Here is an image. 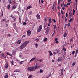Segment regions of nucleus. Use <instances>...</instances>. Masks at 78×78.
Returning <instances> with one entry per match:
<instances>
[{"label": "nucleus", "mask_w": 78, "mask_h": 78, "mask_svg": "<svg viewBox=\"0 0 78 78\" xmlns=\"http://www.w3.org/2000/svg\"><path fill=\"white\" fill-rule=\"evenodd\" d=\"M32 76H33V75H29V77L30 78H31L32 77Z\"/></svg>", "instance_id": "7c9ffc66"}, {"label": "nucleus", "mask_w": 78, "mask_h": 78, "mask_svg": "<svg viewBox=\"0 0 78 78\" xmlns=\"http://www.w3.org/2000/svg\"><path fill=\"white\" fill-rule=\"evenodd\" d=\"M56 6V3H55V2L53 4V5L52 6V9L53 11H55V6Z\"/></svg>", "instance_id": "39448f33"}, {"label": "nucleus", "mask_w": 78, "mask_h": 78, "mask_svg": "<svg viewBox=\"0 0 78 78\" xmlns=\"http://www.w3.org/2000/svg\"><path fill=\"white\" fill-rule=\"evenodd\" d=\"M19 71L18 70H15L14 71V72H19Z\"/></svg>", "instance_id": "5701e85b"}, {"label": "nucleus", "mask_w": 78, "mask_h": 78, "mask_svg": "<svg viewBox=\"0 0 78 78\" xmlns=\"http://www.w3.org/2000/svg\"><path fill=\"white\" fill-rule=\"evenodd\" d=\"M6 54L7 55L10 56H12V54H9V52L7 53Z\"/></svg>", "instance_id": "dca6fc26"}, {"label": "nucleus", "mask_w": 78, "mask_h": 78, "mask_svg": "<svg viewBox=\"0 0 78 78\" xmlns=\"http://www.w3.org/2000/svg\"><path fill=\"white\" fill-rule=\"evenodd\" d=\"M44 2V0H41V3H43Z\"/></svg>", "instance_id": "4d7b16f0"}, {"label": "nucleus", "mask_w": 78, "mask_h": 78, "mask_svg": "<svg viewBox=\"0 0 78 78\" xmlns=\"http://www.w3.org/2000/svg\"><path fill=\"white\" fill-rule=\"evenodd\" d=\"M39 39L38 38H37L36 39H35V41H36V42H38V41H39Z\"/></svg>", "instance_id": "b1692460"}, {"label": "nucleus", "mask_w": 78, "mask_h": 78, "mask_svg": "<svg viewBox=\"0 0 78 78\" xmlns=\"http://www.w3.org/2000/svg\"><path fill=\"white\" fill-rule=\"evenodd\" d=\"M44 21H45V22H47V20L46 19H45L44 20Z\"/></svg>", "instance_id": "052dcab7"}, {"label": "nucleus", "mask_w": 78, "mask_h": 78, "mask_svg": "<svg viewBox=\"0 0 78 78\" xmlns=\"http://www.w3.org/2000/svg\"><path fill=\"white\" fill-rule=\"evenodd\" d=\"M11 63L12 64V66L14 65V62H13V61L11 62Z\"/></svg>", "instance_id": "4c0bfd02"}, {"label": "nucleus", "mask_w": 78, "mask_h": 78, "mask_svg": "<svg viewBox=\"0 0 78 78\" xmlns=\"http://www.w3.org/2000/svg\"><path fill=\"white\" fill-rule=\"evenodd\" d=\"M28 44H29V41H25L20 46V49H23V48H24L25 47L28 45Z\"/></svg>", "instance_id": "f03ea898"}, {"label": "nucleus", "mask_w": 78, "mask_h": 78, "mask_svg": "<svg viewBox=\"0 0 78 78\" xmlns=\"http://www.w3.org/2000/svg\"><path fill=\"white\" fill-rule=\"evenodd\" d=\"M58 61H62V59L61 58H58Z\"/></svg>", "instance_id": "a878e982"}, {"label": "nucleus", "mask_w": 78, "mask_h": 78, "mask_svg": "<svg viewBox=\"0 0 78 78\" xmlns=\"http://www.w3.org/2000/svg\"><path fill=\"white\" fill-rule=\"evenodd\" d=\"M55 41H58V38H56L55 39Z\"/></svg>", "instance_id": "6e6d98bb"}, {"label": "nucleus", "mask_w": 78, "mask_h": 78, "mask_svg": "<svg viewBox=\"0 0 78 78\" xmlns=\"http://www.w3.org/2000/svg\"><path fill=\"white\" fill-rule=\"evenodd\" d=\"M72 12V11H70V12L69 13V15L70 16L72 15V13H71Z\"/></svg>", "instance_id": "8fccbe9b"}, {"label": "nucleus", "mask_w": 78, "mask_h": 78, "mask_svg": "<svg viewBox=\"0 0 78 78\" xmlns=\"http://www.w3.org/2000/svg\"><path fill=\"white\" fill-rule=\"evenodd\" d=\"M7 37H11V34H8L7 35Z\"/></svg>", "instance_id": "2f4dec72"}, {"label": "nucleus", "mask_w": 78, "mask_h": 78, "mask_svg": "<svg viewBox=\"0 0 78 78\" xmlns=\"http://www.w3.org/2000/svg\"><path fill=\"white\" fill-rule=\"evenodd\" d=\"M43 72V70L42 69H40V73H42Z\"/></svg>", "instance_id": "c85d7f7f"}, {"label": "nucleus", "mask_w": 78, "mask_h": 78, "mask_svg": "<svg viewBox=\"0 0 78 78\" xmlns=\"http://www.w3.org/2000/svg\"><path fill=\"white\" fill-rule=\"evenodd\" d=\"M72 15H70L69 16V18H71V17H72Z\"/></svg>", "instance_id": "774afa93"}, {"label": "nucleus", "mask_w": 78, "mask_h": 78, "mask_svg": "<svg viewBox=\"0 0 78 78\" xmlns=\"http://www.w3.org/2000/svg\"><path fill=\"white\" fill-rule=\"evenodd\" d=\"M66 26H67V25H66V24H65L64 28H66Z\"/></svg>", "instance_id": "69168bd1"}, {"label": "nucleus", "mask_w": 78, "mask_h": 78, "mask_svg": "<svg viewBox=\"0 0 78 78\" xmlns=\"http://www.w3.org/2000/svg\"><path fill=\"white\" fill-rule=\"evenodd\" d=\"M25 36H26V35H24L23 36H22V38H23V37H25Z\"/></svg>", "instance_id": "ea45409f"}, {"label": "nucleus", "mask_w": 78, "mask_h": 78, "mask_svg": "<svg viewBox=\"0 0 78 78\" xmlns=\"http://www.w3.org/2000/svg\"><path fill=\"white\" fill-rule=\"evenodd\" d=\"M49 23H52L51 18L49 19Z\"/></svg>", "instance_id": "ddd939ff"}, {"label": "nucleus", "mask_w": 78, "mask_h": 78, "mask_svg": "<svg viewBox=\"0 0 78 78\" xmlns=\"http://www.w3.org/2000/svg\"><path fill=\"white\" fill-rule=\"evenodd\" d=\"M47 38H46L44 39V41H47Z\"/></svg>", "instance_id": "e433bc0d"}, {"label": "nucleus", "mask_w": 78, "mask_h": 78, "mask_svg": "<svg viewBox=\"0 0 78 78\" xmlns=\"http://www.w3.org/2000/svg\"><path fill=\"white\" fill-rule=\"evenodd\" d=\"M49 53H50V56H53V53H51V51H49Z\"/></svg>", "instance_id": "2eb2a0df"}, {"label": "nucleus", "mask_w": 78, "mask_h": 78, "mask_svg": "<svg viewBox=\"0 0 78 78\" xmlns=\"http://www.w3.org/2000/svg\"><path fill=\"white\" fill-rule=\"evenodd\" d=\"M23 62V61H21V62H20V64H22Z\"/></svg>", "instance_id": "58836bf2"}, {"label": "nucleus", "mask_w": 78, "mask_h": 78, "mask_svg": "<svg viewBox=\"0 0 78 78\" xmlns=\"http://www.w3.org/2000/svg\"><path fill=\"white\" fill-rule=\"evenodd\" d=\"M68 2H70L71 0H68Z\"/></svg>", "instance_id": "0e129e2a"}, {"label": "nucleus", "mask_w": 78, "mask_h": 78, "mask_svg": "<svg viewBox=\"0 0 78 78\" xmlns=\"http://www.w3.org/2000/svg\"><path fill=\"white\" fill-rule=\"evenodd\" d=\"M7 8H8V9H9V8H10V5H8L7 6Z\"/></svg>", "instance_id": "de8ad7c7"}, {"label": "nucleus", "mask_w": 78, "mask_h": 78, "mask_svg": "<svg viewBox=\"0 0 78 78\" xmlns=\"http://www.w3.org/2000/svg\"><path fill=\"white\" fill-rule=\"evenodd\" d=\"M39 61L40 62H42L43 61L42 59H41V60H39Z\"/></svg>", "instance_id": "603ef678"}, {"label": "nucleus", "mask_w": 78, "mask_h": 78, "mask_svg": "<svg viewBox=\"0 0 78 78\" xmlns=\"http://www.w3.org/2000/svg\"><path fill=\"white\" fill-rule=\"evenodd\" d=\"M75 65V63L74 62L72 64V66H74Z\"/></svg>", "instance_id": "49530a36"}, {"label": "nucleus", "mask_w": 78, "mask_h": 78, "mask_svg": "<svg viewBox=\"0 0 78 78\" xmlns=\"http://www.w3.org/2000/svg\"><path fill=\"white\" fill-rule=\"evenodd\" d=\"M5 78H8V76L7 74H6L5 75H4V76Z\"/></svg>", "instance_id": "a211bd4d"}, {"label": "nucleus", "mask_w": 78, "mask_h": 78, "mask_svg": "<svg viewBox=\"0 0 78 78\" xmlns=\"http://www.w3.org/2000/svg\"><path fill=\"white\" fill-rule=\"evenodd\" d=\"M19 22H21V19H20V18H19Z\"/></svg>", "instance_id": "e2e57ef3"}, {"label": "nucleus", "mask_w": 78, "mask_h": 78, "mask_svg": "<svg viewBox=\"0 0 78 78\" xmlns=\"http://www.w3.org/2000/svg\"><path fill=\"white\" fill-rule=\"evenodd\" d=\"M42 29V25H41L39 26L38 29H37V33H39L41 31Z\"/></svg>", "instance_id": "7ed1b4c3"}, {"label": "nucleus", "mask_w": 78, "mask_h": 78, "mask_svg": "<svg viewBox=\"0 0 78 78\" xmlns=\"http://www.w3.org/2000/svg\"><path fill=\"white\" fill-rule=\"evenodd\" d=\"M36 45V48H37V47L38 46V44L37 43H36L35 44Z\"/></svg>", "instance_id": "c756f323"}, {"label": "nucleus", "mask_w": 78, "mask_h": 78, "mask_svg": "<svg viewBox=\"0 0 78 78\" xmlns=\"http://www.w3.org/2000/svg\"><path fill=\"white\" fill-rule=\"evenodd\" d=\"M78 50H77L76 51L75 55H77V54H78Z\"/></svg>", "instance_id": "6ab92c4d"}, {"label": "nucleus", "mask_w": 78, "mask_h": 78, "mask_svg": "<svg viewBox=\"0 0 78 78\" xmlns=\"http://www.w3.org/2000/svg\"><path fill=\"white\" fill-rule=\"evenodd\" d=\"M9 3H10V4H11V3H12V2H11V0H9Z\"/></svg>", "instance_id": "864d4df0"}, {"label": "nucleus", "mask_w": 78, "mask_h": 78, "mask_svg": "<svg viewBox=\"0 0 78 78\" xmlns=\"http://www.w3.org/2000/svg\"><path fill=\"white\" fill-rule=\"evenodd\" d=\"M61 14H64V11H63L62 10H61Z\"/></svg>", "instance_id": "bb28decb"}, {"label": "nucleus", "mask_w": 78, "mask_h": 78, "mask_svg": "<svg viewBox=\"0 0 78 78\" xmlns=\"http://www.w3.org/2000/svg\"><path fill=\"white\" fill-rule=\"evenodd\" d=\"M55 43L56 44H58V43H59V41H55Z\"/></svg>", "instance_id": "c03bdc74"}, {"label": "nucleus", "mask_w": 78, "mask_h": 78, "mask_svg": "<svg viewBox=\"0 0 78 78\" xmlns=\"http://www.w3.org/2000/svg\"><path fill=\"white\" fill-rule=\"evenodd\" d=\"M36 17L38 19H40V15L39 14H37Z\"/></svg>", "instance_id": "9d476101"}, {"label": "nucleus", "mask_w": 78, "mask_h": 78, "mask_svg": "<svg viewBox=\"0 0 78 78\" xmlns=\"http://www.w3.org/2000/svg\"><path fill=\"white\" fill-rule=\"evenodd\" d=\"M46 30H50V27H47L46 28Z\"/></svg>", "instance_id": "5fc2aeb1"}, {"label": "nucleus", "mask_w": 78, "mask_h": 78, "mask_svg": "<svg viewBox=\"0 0 78 78\" xmlns=\"http://www.w3.org/2000/svg\"><path fill=\"white\" fill-rule=\"evenodd\" d=\"M17 20V19L16 18H14V19H13V20L14 21H16V20Z\"/></svg>", "instance_id": "bf43d9fd"}, {"label": "nucleus", "mask_w": 78, "mask_h": 78, "mask_svg": "<svg viewBox=\"0 0 78 78\" xmlns=\"http://www.w3.org/2000/svg\"><path fill=\"white\" fill-rule=\"evenodd\" d=\"M63 50H64L65 51H66V48L63 47Z\"/></svg>", "instance_id": "393cba45"}, {"label": "nucleus", "mask_w": 78, "mask_h": 78, "mask_svg": "<svg viewBox=\"0 0 78 78\" xmlns=\"http://www.w3.org/2000/svg\"><path fill=\"white\" fill-rule=\"evenodd\" d=\"M65 22H67V18L66 17H65Z\"/></svg>", "instance_id": "79ce46f5"}, {"label": "nucleus", "mask_w": 78, "mask_h": 78, "mask_svg": "<svg viewBox=\"0 0 78 78\" xmlns=\"http://www.w3.org/2000/svg\"><path fill=\"white\" fill-rule=\"evenodd\" d=\"M67 36V33H65V34H64V35H63V36L64 37H66V36Z\"/></svg>", "instance_id": "f3484780"}, {"label": "nucleus", "mask_w": 78, "mask_h": 78, "mask_svg": "<svg viewBox=\"0 0 78 78\" xmlns=\"http://www.w3.org/2000/svg\"><path fill=\"white\" fill-rule=\"evenodd\" d=\"M36 59V57H34L30 60V62H32V61H34V60H35Z\"/></svg>", "instance_id": "6e6552de"}, {"label": "nucleus", "mask_w": 78, "mask_h": 78, "mask_svg": "<svg viewBox=\"0 0 78 78\" xmlns=\"http://www.w3.org/2000/svg\"><path fill=\"white\" fill-rule=\"evenodd\" d=\"M53 22H54V23L56 22V20H55V19H54L53 20Z\"/></svg>", "instance_id": "a19ab883"}, {"label": "nucleus", "mask_w": 78, "mask_h": 78, "mask_svg": "<svg viewBox=\"0 0 78 78\" xmlns=\"http://www.w3.org/2000/svg\"><path fill=\"white\" fill-rule=\"evenodd\" d=\"M54 31H55V30H56V25L54 26Z\"/></svg>", "instance_id": "aec40b11"}, {"label": "nucleus", "mask_w": 78, "mask_h": 78, "mask_svg": "<svg viewBox=\"0 0 78 78\" xmlns=\"http://www.w3.org/2000/svg\"><path fill=\"white\" fill-rule=\"evenodd\" d=\"M4 55H5V54L3 53L0 54V56H1L2 58H3V57H4Z\"/></svg>", "instance_id": "4468645a"}, {"label": "nucleus", "mask_w": 78, "mask_h": 78, "mask_svg": "<svg viewBox=\"0 0 78 78\" xmlns=\"http://www.w3.org/2000/svg\"><path fill=\"white\" fill-rule=\"evenodd\" d=\"M66 17H68V14H67V13H66Z\"/></svg>", "instance_id": "c9c22d12"}, {"label": "nucleus", "mask_w": 78, "mask_h": 78, "mask_svg": "<svg viewBox=\"0 0 78 78\" xmlns=\"http://www.w3.org/2000/svg\"><path fill=\"white\" fill-rule=\"evenodd\" d=\"M63 74H64V70L62 68L61 70V75H63Z\"/></svg>", "instance_id": "0eeeda50"}, {"label": "nucleus", "mask_w": 78, "mask_h": 78, "mask_svg": "<svg viewBox=\"0 0 78 78\" xmlns=\"http://www.w3.org/2000/svg\"><path fill=\"white\" fill-rule=\"evenodd\" d=\"M72 21H73V18H72L71 19L69 20V22H71Z\"/></svg>", "instance_id": "cd10ccee"}, {"label": "nucleus", "mask_w": 78, "mask_h": 78, "mask_svg": "<svg viewBox=\"0 0 78 78\" xmlns=\"http://www.w3.org/2000/svg\"><path fill=\"white\" fill-rule=\"evenodd\" d=\"M55 51H57V52H56V53H59V51H58V50L56 49Z\"/></svg>", "instance_id": "f704fd0d"}, {"label": "nucleus", "mask_w": 78, "mask_h": 78, "mask_svg": "<svg viewBox=\"0 0 78 78\" xmlns=\"http://www.w3.org/2000/svg\"><path fill=\"white\" fill-rule=\"evenodd\" d=\"M70 24L69 23L66 24V25H67L68 27H70Z\"/></svg>", "instance_id": "4be33fe9"}, {"label": "nucleus", "mask_w": 78, "mask_h": 78, "mask_svg": "<svg viewBox=\"0 0 78 78\" xmlns=\"http://www.w3.org/2000/svg\"><path fill=\"white\" fill-rule=\"evenodd\" d=\"M31 5H30L28 7H27L26 8V10H28L29 9H30V8H31Z\"/></svg>", "instance_id": "f8f14e48"}, {"label": "nucleus", "mask_w": 78, "mask_h": 78, "mask_svg": "<svg viewBox=\"0 0 78 78\" xmlns=\"http://www.w3.org/2000/svg\"><path fill=\"white\" fill-rule=\"evenodd\" d=\"M31 30H28L27 32V36H30L31 35Z\"/></svg>", "instance_id": "20e7f679"}, {"label": "nucleus", "mask_w": 78, "mask_h": 78, "mask_svg": "<svg viewBox=\"0 0 78 78\" xmlns=\"http://www.w3.org/2000/svg\"><path fill=\"white\" fill-rule=\"evenodd\" d=\"M5 20H6V19L4 18V19H3V21H5Z\"/></svg>", "instance_id": "338daca9"}, {"label": "nucleus", "mask_w": 78, "mask_h": 78, "mask_svg": "<svg viewBox=\"0 0 78 78\" xmlns=\"http://www.w3.org/2000/svg\"><path fill=\"white\" fill-rule=\"evenodd\" d=\"M22 42V40H19L17 41V44H20V43Z\"/></svg>", "instance_id": "1a4fd4ad"}, {"label": "nucleus", "mask_w": 78, "mask_h": 78, "mask_svg": "<svg viewBox=\"0 0 78 78\" xmlns=\"http://www.w3.org/2000/svg\"><path fill=\"white\" fill-rule=\"evenodd\" d=\"M17 6V5H15L12 7V9H15L16 8V7Z\"/></svg>", "instance_id": "9b49d317"}, {"label": "nucleus", "mask_w": 78, "mask_h": 78, "mask_svg": "<svg viewBox=\"0 0 78 78\" xmlns=\"http://www.w3.org/2000/svg\"><path fill=\"white\" fill-rule=\"evenodd\" d=\"M29 14H32V11H30V12H29Z\"/></svg>", "instance_id": "473e14b6"}, {"label": "nucleus", "mask_w": 78, "mask_h": 78, "mask_svg": "<svg viewBox=\"0 0 78 78\" xmlns=\"http://www.w3.org/2000/svg\"><path fill=\"white\" fill-rule=\"evenodd\" d=\"M78 7V4H76V8Z\"/></svg>", "instance_id": "72a5a7b5"}, {"label": "nucleus", "mask_w": 78, "mask_h": 78, "mask_svg": "<svg viewBox=\"0 0 78 78\" xmlns=\"http://www.w3.org/2000/svg\"><path fill=\"white\" fill-rule=\"evenodd\" d=\"M55 31H54V33L52 34V36H53V35H54V34H55Z\"/></svg>", "instance_id": "680f3d73"}, {"label": "nucleus", "mask_w": 78, "mask_h": 78, "mask_svg": "<svg viewBox=\"0 0 78 78\" xmlns=\"http://www.w3.org/2000/svg\"><path fill=\"white\" fill-rule=\"evenodd\" d=\"M5 67H4V68L5 69H8V67H9V65H8V63H6L5 64Z\"/></svg>", "instance_id": "423d86ee"}, {"label": "nucleus", "mask_w": 78, "mask_h": 78, "mask_svg": "<svg viewBox=\"0 0 78 78\" xmlns=\"http://www.w3.org/2000/svg\"><path fill=\"white\" fill-rule=\"evenodd\" d=\"M41 66H38L37 65H35L33 66L32 67H29L27 68V69L28 71L30 72H32V71H34L36 69H38L40 68Z\"/></svg>", "instance_id": "f257e3e1"}, {"label": "nucleus", "mask_w": 78, "mask_h": 78, "mask_svg": "<svg viewBox=\"0 0 78 78\" xmlns=\"http://www.w3.org/2000/svg\"><path fill=\"white\" fill-rule=\"evenodd\" d=\"M58 5H59V3H61V0H58Z\"/></svg>", "instance_id": "412c9836"}, {"label": "nucleus", "mask_w": 78, "mask_h": 78, "mask_svg": "<svg viewBox=\"0 0 78 78\" xmlns=\"http://www.w3.org/2000/svg\"><path fill=\"white\" fill-rule=\"evenodd\" d=\"M1 15L2 16H3V12H2Z\"/></svg>", "instance_id": "13d9d810"}, {"label": "nucleus", "mask_w": 78, "mask_h": 78, "mask_svg": "<svg viewBox=\"0 0 78 78\" xmlns=\"http://www.w3.org/2000/svg\"><path fill=\"white\" fill-rule=\"evenodd\" d=\"M75 2H76V4H78V0H76Z\"/></svg>", "instance_id": "a18cd8bd"}, {"label": "nucleus", "mask_w": 78, "mask_h": 78, "mask_svg": "<svg viewBox=\"0 0 78 78\" xmlns=\"http://www.w3.org/2000/svg\"><path fill=\"white\" fill-rule=\"evenodd\" d=\"M23 25H27V23H26V22H24L23 23Z\"/></svg>", "instance_id": "37998d69"}, {"label": "nucleus", "mask_w": 78, "mask_h": 78, "mask_svg": "<svg viewBox=\"0 0 78 78\" xmlns=\"http://www.w3.org/2000/svg\"><path fill=\"white\" fill-rule=\"evenodd\" d=\"M70 5V3H67V5Z\"/></svg>", "instance_id": "3c124183"}, {"label": "nucleus", "mask_w": 78, "mask_h": 78, "mask_svg": "<svg viewBox=\"0 0 78 78\" xmlns=\"http://www.w3.org/2000/svg\"><path fill=\"white\" fill-rule=\"evenodd\" d=\"M72 54L73 55H74V54H75V51H73L72 52Z\"/></svg>", "instance_id": "09e8293b"}]
</instances>
